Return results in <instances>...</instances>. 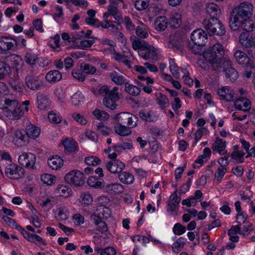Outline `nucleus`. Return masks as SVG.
Masks as SVG:
<instances>
[{"label":"nucleus","instance_id":"nucleus-10","mask_svg":"<svg viewBox=\"0 0 255 255\" xmlns=\"http://www.w3.org/2000/svg\"><path fill=\"white\" fill-rule=\"evenodd\" d=\"M65 181L70 185L76 186H82L85 183V177L84 173L78 170H73L65 176Z\"/></svg>","mask_w":255,"mask_h":255},{"label":"nucleus","instance_id":"nucleus-47","mask_svg":"<svg viewBox=\"0 0 255 255\" xmlns=\"http://www.w3.org/2000/svg\"><path fill=\"white\" fill-rule=\"evenodd\" d=\"M93 114L99 120L106 121L109 118V115L106 112L101 110L96 109L93 111Z\"/></svg>","mask_w":255,"mask_h":255},{"label":"nucleus","instance_id":"nucleus-62","mask_svg":"<svg viewBox=\"0 0 255 255\" xmlns=\"http://www.w3.org/2000/svg\"><path fill=\"white\" fill-rule=\"evenodd\" d=\"M30 242L34 243V244H38L39 246L43 245V246H46V243L45 241L42 238L40 237L39 236L36 235V234H33L32 238H31V241Z\"/></svg>","mask_w":255,"mask_h":255},{"label":"nucleus","instance_id":"nucleus-23","mask_svg":"<svg viewBox=\"0 0 255 255\" xmlns=\"http://www.w3.org/2000/svg\"><path fill=\"white\" fill-rule=\"evenodd\" d=\"M234 105L237 109L247 112L251 109V103L249 99L242 97L235 101Z\"/></svg>","mask_w":255,"mask_h":255},{"label":"nucleus","instance_id":"nucleus-33","mask_svg":"<svg viewBox=\"0 0 255 255\" xmlns=\"http://www.w3.org/2000/svg\"><path fill=\"white\" fill-rule=\"evenodd\" d=\"M244 20H241V25L239 26L238 29L237 30H244L245 32H252L255 27V24L253 22L247 18H244Z\"/></svg>","mask_w":255,"mask_h":255},{"label":"nucleus","instance_id":"nucleus-3","mask_svg":"<svg viewBox=\"0 0 255 255\" xmlns=\"http://www.w3.org/2000/svg\"><path fill=\"white\" fill-rule=\"evenodd\" d=\"M252 4L249 2H243L233 10V14L230 19V27L233 31H237L241 25L240 18L250 17L253 14Z\"/></svg>","mask_w":255,"mask_h":255},{"label":"nucleus","instance_id":"nucleus-12","mask_svg":"<svg viewBox=\"0 0 255 255\" xmlns=\"http://www.w3.org/2000/svg\"><path fill=\"white\" fill-rule=\"evenodd\" d=\"M118 87H114L111 91L110 94L105 97L103 99L104 105L112 110L117 108L116 102L119 101L120 96L118 92Z\"/></svg>","mask_w":255,"mask_h":255},{"label":"nucleus","instance_id":"nucleus-40","mask_svg":"<svg viewBox=\"0 0 255 255\" xmlns=\"http://www.w3.org/2000/svg\"><path fill=\"white\" fill-rule=\"evenodd\" d=\"M125 91L130 95L137 96L140 93V90L137 87L130 84L128 81L125 85Z\"/></svg>","mask_w":255,"mask_h":255},{"label":"nucleus","instance_id":"nucleus-31","mask_svg":"<svg viewBox=\"0 0 255 255\" xmlns=\"http://www.w3.org/2000/svg\"><path fill=\"white\" fill-rule=\"evenodd\" d=\"M234 150L231 154V157L236 163H243L244 161L245 152L243 150H239L237 146H234Z\"/></svg>","mask_w":255,"mask_h":255},{"label":"nucleus","instance_id":"nucleus-27","mask_svg":"<svg viewBox=\"0 0 255 255\" xmlns=\"http://www.w3.org/2000/svg\"><path fill=\"white\" fill-rule=\"evenodd\" d=\"M179 33H173L169 36L168 42L169 47L179 49L181 45V40L179 38Z\"/></svg>","mask_w":255,"mask_h":255},{"label":"nucleus","instance_id":"nucleus-49","mask_svg":"<svg viewBox=\"0 0 255 255\" xmlns=\"http://www.w3.org/2000/svg\"><path fill=\"white\" fill-rule=\"evenodd\" d=\"M76 142L73 140L65 139L62 142L65 149L69 152H73L76 150Z\"/></svg>","mask_w":255,"mask_h":255},{"label":"nucleus","instance_id":"nucleus-21","mask_svg":"<svg viewBox=\"0 0 255 255\" xmlns=\"http://www.w3.org/2000/svg\"><path fill=\"white\" fill-rule=\"evenodd\" d=\"M190 38L193 42L197 46H204L207 41V33H191Z\"/></svg>","mask_w":255,"mask_h":255},{"label":"nucleus","instance_id":"nucleus-7","mask_svg":"<svg viewBox=\"0 0 255 255\" xmlns=\"http://www.w3.org/2000/svg\"><path fill=\"white\" fill-rule=\"evenodd\" d=\"M3 167L5 175L9 179L18 180L24 175V168L13 162L9 161V163Z\"/></svg>","mask_w":255,"mask_h":255},{"label":"nucleus","instance_id":"nucleus-24","mask_svg":"<svg viewBox=\"0 0 255 255\" xmlns=\"http://www.w3.org/2000/svg\"><path fill=\"white\" fill-rule=\"evenodd\" d=\"M47 163L51 169L57 170L63 166V160L60 156L55 155L49 157L47 160Z\"/></svg>","mask_w":255,"mask_h":255},{"label":"nucleus","instance_id":"nucleus-2","mask_svg":"<svg viewBox=\"0 0 255 255\" xmlns=\"http://www.w3.org/2000/svg\"><path fill=\"white\" fill-rule=\"evenodd\" d=\"M29 101H24L22 103V106H24L23 108L17 101L6 99L4 100V106L3 108V112L10 120H18L24 115V112L29 111Z\"/></svg>","mask_w":255,"mask_h":255},{"label":"nucleus","instance_id":"nucleus-50","mask_svg":"<svg viewBox=\"0 0 255 255\" xmlns=\"http://www.w3.org/2000/svg\"><path fill=\"white\" fill-rule=\"evenodd\" d=\"M41 180L45 184L51 185L55 181V177L49 174H43L41 176Z\"/></svg>","mask_w":255,"mask_h":255},{"label":"nucleus","instance_id":"nucleus-13","mask_svg":"<svg viewBox=\"0 0 255 255\" xmlns=\"http://www.w3.org/2000/svg\"><path fill=\"white\" fill-rule=\"evenodd\" d=\"M219 67H223L226 77L231 82L236 81L239 77L238 72L231 66V62L230 60L226 59L223 61V63Z\"/></svg>","mask_w":255,"mask_h":255},{"label":"nucleus","instance_id":"nucleus-35","mask_svg":"<svg viewBox=\"0 0 255 255\" xmlns=\"http://www.w3.org/2000/svg\"><path fill=\"white\" fill-rule=\"evenodd\" d=\"M26 84L29 89L35 90L39 89L42 84L37 77H29L26 79Z\"/></svg>","mask_w":255,"mask_h":255},{"label":"nucleus","instance_id":"nucleus-30","mask_svg":"<svg viewBox=\"0 0 255 255\" xmlns=\"http://www.w3.org/2000/svg\"><path fill=\"white\" fill-rule=\"evenodd\" d=\"M37 103L38 109L43 110L49 106L50 101L46 96L39 93L37 96Z\"/></svg>","mask_w":255,"mask_h":255},{"label":"nucleus","instance_id":"nucleus-22","mask_svg":"<svg viewBox=\"0 0 255 255\" xmlns=\"http://www.w3.org/2000/svg\"><path fill=\"white\" fill-rule=\"evenodd\" d=\"M27 140L26 136L20 129H16L12 135V142L17 146H21Z\"/></svg>","mask_w":255,"mask_h":255},{"label":"nucleus","instance_id":"nucleus-53","mask_svg":"<svg viewBox=\"0 0 255 255\" xmlns=\"http://www.w3.org/2000/svg\"><path fill=\"white\" fill-rule=\"evenodd\" d=\"M157 101L161 108H165L166 105L169 104V103L167 96L161 93H159L157 96Z\"/></svg>","mask_w":255,"mask_h":255},{"label":"nucleus","instance_id":"nucleus-39","mask_svg":"<svg viewBox=\"0 0 255 255\" xmlns=\"http://www.w3.org/2000/svg\"><path fill=\"white\" fill-rule=\"evenodd\" d=\"M84 97L80 91H77L71 98V102L73 105L78 106L84 101Z\"/></svg>","mask_w":255,"mask_h":255},{"label":"nucleus","instance_id":"nucleus-20","mask_svg":"<svg viewBox=\"0 0 255 255\" xmlns=\"http://www.w3.org/2000/svg\"><path fill=\"white\" fill-rule=\"evenodd\" d=\"M17 45V41L13 39L7 37L0 38V49L2 51L12 49Z\"/></svg>","mask_w":255,"mask_h":255},{"label":"nucleus","instance_id":"nucleus-18","mask_svg":"<svg viewBox=\"0 0 255 255\" xmlns=\"http://www.w3.org/2000/svg\"><path fill=\"white\" fill-rule=\"evenodd\" d=\"M217 94L220 98L226 101H232L235 99V93L233 90L228 86H223L219 89Z\"/></svg>","mask_w":255,"mask_h":255},{"label":"nucleus","instance_id":"nucleus-58","mask_svg":"<svg viewBox=\"0 0 255 255\" xmlns=\"http://www.w3.org/2000/svg\"><path fill=\"white\" fill-rule=\"evenodd\" d=\"M7 61H10L12 63L13 67H16L19 65V63L21 61V58L18 55L15 54H11L6 57Z\"/></svg>","mask_w":255,"mask_h":255},{"label":"nucleus","instance_id":"nucleus-32","mask_svg":"<svg viewBox=\"0 0 255 255\" xmlns=\"http://www.w3.org/2000/svg\"><path fill=\"white\" fill-rule=\"evenodd\" d=\"M130 128L125 125L117 124L114 127V130L115 132L120 135L128 136L131 133Z\"/></svg>","mask_w":255,"mask_h":255},{"label":"nucleus","instance_id":"nucleus-56","mask_svg":"<svg viewBox=\"0 0 255 255\" xmlns=\"http://www.w3.org/2000/svg\"><path fill=\"white\" fill-rule=\"evenodd\" d=\"M97 130L103 135H107L111 132L110 128L104 126L103 123H99L96 125Z\"/></svg>","mask_w":255,"mask_h":255},{"label":"nucleus","instance_id":"nucleus-42","mask_svg":"<svg viewBox=\"0 0 255 255\" xmlns=\"http://www.w3.org/2000/svg\"><path fill=\"white\" fill-rule=\"evenodd\" d=\"M169 64L170 71L173 76L175 78H178L180 77L179 68L175 62V60L171 58H169Z\"/></svg>","mask_w":255,"mask_h":255},{"label":"nucleus","instance_id":"nucleus-11","mask_svg":"<svg viewBox=\"0 0 255 255\" xmlns=\"http://www.w3.org/2000/svg\"><path fill=\"white\" fill-rule=\"evenodd\" d=\"M90 33H84V35H79L77 33V37H75L73 40L75 44L82 49L90 47L95 42V38L91 36Z\"/></svg>","mask_w":255,"mask_h":255},{"label":"nucleus","instance_id":"nucleus-34","mask_svg":"<svg viewBox=\"0 0 255 255\" xmlns=\"http://www.w3.org/2000/svg\"><path fill=\"white\" fill-rule=\"evenodd\" d=\"M106 190L111 194H119L123 192L124 188L119 183H111L106 185Z\"/></svg>","mask_w":255,"mask_h":255},{"label":"nucleus","instance_id":"nucleus-55","mask_svg":"<svg viewBox=\"0 0 255 255\" xmlns=\"http://www.w3.org/2000/svg\"><path fill=\"white\" fill-rule=\"evenodd\" d=\"M149 5L148 0H136L134 3L135 8L138 10H142L147 8Z\"/></svg>","mask_w":255,"mask_h":255},{"label":"nucleus","instance_id":"nucleus-17","mask_svg":"<svg viewBox=\"0 0 255 255\" xmlns=\"http://www.w3.org/2000/svg\"><path fill=\"white\" fill-rule=\"evenodd\" d=\"M55 219L58 221H65L68 218L69 210L67 206L64 205H58L56 208L53 210Z\"/></svg>","mask_w":255,"mask_h":255},{"label":"nucleus","instance_id":"nucleus-1","mask_svg":"<svg viewBox=\"0 0 255 255\" xmlns=\"http://www.w3.org/2000/svg\"><path fill=\"white\" fill-rule=\"evenodd\" d=\"M148 35V33H137V36H131L130 39L132 42V48L138 51V55L143 59L153 63L158 60V49L145 41L140 39L141 38H146Z\"/></svg>","mask_w":255,"mask_h":255},{"label":"nucleus","instance_id":"nucleus-64","mask_svg":"<svg viewBox=\"0 0 255 255\" xmlns=\"http://www.w3.org/2000/svg\"><path fill=\"white\" fill-rule=\"evenodd\" d=\"M72 220L73 223L77 226H80L85 222L84 217L79 213L74 214L73 216Z\"/></svg>","mask_w":255,"mask_h":255},{"label":"nucleus","instance_id":"nucleus-57","mask_svg":"<svg viewBox=\"0 0 255 255\" xmlns=\"http://www.w3.org/2000/svg\"><path fill=\"white\" fill-rule=\"evenodd\" d=\"M85 162L88 165L96 166L99 164L101 162V160L96 156H91L86 157Z\"/></svg>","mask_w":255,"mask_h":255},{"label":"nucleus","instance_id":"nucleus-60","mask_svg":"<svg viewBox=\"0 0 255 255\" xmlns=\"http://www.w3.org/2000/svg\"><path fill=\"white\" fill-rule=\"evenodd\" d=\"M72 117L75 121L81 125H85L87 123V120L83 115L79 113H74L72 114Z\"/></svg>","mask_w":255,"mask_h":255},{"label":"nucleus","instance_id":"nucleus-46","mask_svg":"<svg viewBox=\"0 0 255 255\" xmlns=\"http://www.w3.org/2000/svg\"><path fill=\"white\" fill-rule=\"evenodd\" d=\"M80 67L83 72L87 74H94L96 72V68L88 63H82Z\"/></svg>","mask_w":255,"mask_h":255},{"label":"nucleus","instance_id":"nucleus-25","mask_svg":"<svg viewBox=\"0 0 255 255\" xmlns=\"http://www.w3.org/2000/svg\"><path fill=\"white\" fill-rule=\"evenodd\" d=\"M107 9L109 15L113 16L118 23L123 22V16L118 8V5L111 4L107 7Z\"/></svg>","mask_w":255,"mask_h":255},{"label":"nucleus","instance_id":"nucleus-36","mask_svg":"<svg viewBox=\"0 0 255 255\" xmlns=\"http://www.w3.org/2000/svg\"><path fill=\"white\" fill-rule=\"evenodd\" d=\"M56 193L59 196L67 198L72 194V191L68 186L60 185L57 188Z\"/></svg>","mask_w":255,"mask_h":255},{"label":"nucleus","instance_id":"nucleus-37","mask_svg":"<svg viewBox=\"0 0 255 255\" xmlns=\"http://www.w3.org/2000/svg\"><path fill=\"white\" fill-rule=\"evenodd\" d=\"M118 177L121 182L126 184H131L134 179L131 174L126 172H120Z\"/></svg>","mask_w":255,"mask_h":255},{"label":"nucleus","instance_id":"nucleus-28","mask_svg":"<svg viewBox=\"0 0 255 255\" xmlns=\"http://www.w3.org/2000/svg\"><path fill=\"white\" fill-rule=\"evenodd\" d=\"M40 128L33 125H28L26 128L25 132L27 137L35 139L37 138L40 133Z\"/></svg>","mask_w":255,"mask_h":255},{"label":"nucleus","instance_id":"nucleus-29","mask_svg":"<svg viewBox=\"0 0 255 255\" xmlns=\"http://www.w3.org/2000/svg\"><path fill=\"white\" fill-rule=\"evenodd\" d=\"M109 76L112 81L117 85H125L128 81L125 76L118 72L114 71L109 74Z\"/></svg>","mask_w":255,"mask_h":255},{"label":"nucleus","instance_id":"nucleus-4","mask_svg":"<svg viewBox=\"0 0 255 255\" xmlns=\"http://www.w3.org/2000/svg\"><path fill=\"white\" fill-rule=\"evenodd\" d=\"M206 11L210 16V19L204 23L206 30L210 32H216L218 30L225 31L224 26L216 17L221 13L219 6L214 3H209L206 4Z\"/></svg>","mask_w":255,"mask_h":255},{"label":"nucleus","instance_id":"nucleus-48","mask_svg":"<svg viewBox=\"0 0 255 255\" xmlns=\"http://www.w3.org/2000/svg\"><path fill=\"white\" fill-rule=\"evenodd\" d=\"M0 164L3 166V167L6 166V164H8L9 163V161H12V158L10 155L9 153L5 151H1L0 152Z\"/></svg>","mask_w":255,"mask_h":255},{"label":"nucleus","instance_id":"nucleus-59","mask_svg":"<svg viewBox=\"0 0 255 255\" xmlns=\"http://www.w3.org/2000/svg\"><path fill=\"white\" fill-rule=\"evenodd\" d=\"M227 172V168L220 166L214 174L215 178L219 181H221Z\"/></svg>","mask_w":255,"mask_h":255},{"label":"nucleus","instance_id":"nucleus-8","mask_svg":"<svg viewBox=\"0 0 255 255\" xmlns=\"http://www.w3.org/2000/svg\"><path fill=\"white\" fill-rule=\"evenodd\" d=\"M239 42L244 47L249 48L248 53L252 57H255V36L251 33H241Z\"/></svg>","mask_w":255,"mask_h":255},{"label":"nucleus","instance_id":"nucleus-14","mask_svg":"<svg viewBox=\"0 0 255 255\" xmlns=\"http://www.w3.org/2000/svg\"><path fill=\"white\" fill-rule=\"evenodd\" d=\"M18 160L21 165L32 168L35 163L36 157L31 153H23L19 156Z\"/></svg>","mask_w":255,"mask_h":255},{"label":"nucleus","instance_id":"nucleus-26","mask_svg":"<svg viewBox=\"0 0 255 255\" xmlns=\"http://www.w3.org/2000/svg\"><path fill=\"white\" fill-rule=\"evenodd\" d=\"M62 77L61 73L56 70H51L45 75L46 81L51 84L59 81Z\"/></svg>","mask_w":255,"mask_h":255},{"label":"nucleus","instance_id":"nucleus-9","mask_svg":"<svg viewBox=\"0 0 255 255\" xmlns=\"http://www.w3.org/2000/svg\"><path fill=\"white\" fill-rule=\"evenodd\" d=\"M117 124L125 125L129 128H134L137 126V118L133 115L128 113L123 112L119 113L114 117Z\"/></svg>","mask_w":255,"mask_h":255},{"label":"nucleus","instance_id":"nucleus-52","mask_svg":"<svg viewBox=\"0 0 255 255\" xmlns=\"http://www.w3.org/2000/svg\"><path fill=\"white\" fill-rule=\"evenodd\" d=\"M80 202L85 205H90L93 201L92 195L87 192H83L81 194L80 198Z\"/></svg>","mask_w":255,"mask_h":255},{"label":"nucleus","instance_id":"nucleus-5","mask_svg":"<svg viewBox=\"0 0 255 255\" xmlns=\"http://www.w3.org/2000/svg\"><path fill=\"white\" fill-rule=\"evenodd\" d=\"M111 215L112 212L109 208L100 205L97 206L96 212L91 215L90 221L99 232H105L107 230L108 228L104 220L109 219Z\"/></svg>","mask_w":255,"mask_h":255},{"label":"nucleus","instance_id":"nucleus-19","mask_svg":"<svg viewBox=\"0 0 255 255\" xmlns=\"http://www.w3.org/2000/svg\"><path fill=\"white\" fill-rule=\"evenodd\" d=\"M234 57L239 64H246L247 68L253 69L255 68V66L250 63L249 58L245 52L238 50L234 53Z\"/></svg>","mask_w":255,"mask_h":255},{"label":"nucleus","instance_id":"nucleus-63","mask_svg":"<svg viewBox=\"0 0 255 255\" xmlns=\"http://www.w3.org/2000/svg\"><path fill=\"white\" fill-rule=\"evenodd\" d=\"M140 117L143 120L147 122H152L153 121L151 113L146 110H141L139 112Z\"/></svg>","mask_w":255,"mask_h":255},{"label":"nucleus","instance_id":"nucleus-45","mask_svg":"<svg viewBox=\"0 0 255 255\" xmlns=\"http://www.w3.org/2000/svg\"><path fill=\"white\" fill-rule=\"evenodd\" d=\"M185 244V239L182 237L178 239L176 242L172 245L173 251L176 253H179L183 248Z\"/></svg>","mask_w":255,"mask_h":255},{"label":"nucleus","instance_id":"nucleus-38","mask_svg":"<svg viewBox=\"0 0 255 255\" xmlns=\"http://www.w3.org/2000/svg\"><path fill=\"white\" fill-rule=\"evenodd\" d=\"M155 26L157 30L163 31L167 27V19L165 16L158 17L154 21Z\"/></svg>","mask_w":255,"mask_h":255},{"label":"nucleus","instance_id":"nucleus-61","mask_svg":"<svg viewBox=\"0 0 255 255\" xmlns=\"http://www.w3.org/2000/svg\"><path fill=\"white\" fill-rule=\"evenodd\" d=\"M173 232L175 235H181L186 232V228L180 223H176L173 228Z\"/></svg>","mask_w":255,"mask_h":255},{"label":"nucleus","instance_id":"nucleus-41","mask_svg":"<svg viewBox=\"0 0 255 255\" xmlns=\"http://www.w3.org/2000/svg\"><path fill=\"white\" fill-rule=\"evenodd\" d=\"M95 250L100 255H116L117 252L115 248L108 247L105 248H96Z\"/></svg>","mask_w":255,"mask_h":255},{"label":"nucleus","instance_id":"nucleus-51","mask_svg":"<svg viewBox=\"0 0 255 255\" xmlns=\"http://www.w3.org/2000/svg\"><path fill=\"white\" fill-rule=\"evenodd\" d=\"M48 119L50 122L55 124L60 123L62 120V117L60 114L53 111H51L49 113Z\"/></svg>","mask_w":255,"mask_h":255},{"label":"nucleus","instance_id":"nucleus-16","mask_svg":"<svg viewBox=\"0 0 255 255\" xmlns=\"http://www.w3.org/2000/svg\"><path fill=\"white\" fill-rule=\"evenodd\" d=\"M227 144L226 141L217 137L212 143L211 148L213 151L218 153L220 155H225L227 154Z\"/></svg>","mask_w":255,"mask_h":255},{"label":"nucleus","instance_id":"nucleus-44","mask_svg":"<svg viewBox=\"0 0 255 255\" xmlns=\"http://www.w3.org/2000/svg\"><path fill=\"white\" fill-rule=\"evenodd\" d=\"M169 24L173 28L179 27L181 23V16L178 13H175L170 18L169 20Z\"/></svg>","mask_w":255,"mask_h":255},{"label":"nucleus","instance_id":"nucleus-43","mask_svg":"<svg viewBox=\"0 0 255 255\" xmlns=\"http://www.w3.org/2000/svg\"><path fill=\"white\" fill-rule=\"evenodd\" d=\"M87 183L90 187L95 188H101L104 185L101 179H99L94 176L90 177L87 180Z\"/></svg>","mask_w":255,"mask_h":255},{"label":"nucleus","instance_id":"nucleus-6","mask_svg":"<svg viewBox=\"0 0 255 255\" xmlns=\"http://www.w3.org/2000/svg\"><path fill=\"white\" fill-rule=\"evenodd\" d=\"M223 53V46L217 43L205 50L203 56L207 61L213 65H216L219 68L218 66L222 64L223 61L226 60L222 58Z\"/></svg>","mask_w":255,"mask_h":255},{"label":"nucleus","instance_id":"nucleus-54","mask_svg":"<svg viewBox=\"0 0 255 255\" xmlns=\"http://www.w3.org/2000/svg\"><path fill=\"white\" fill-rule=\"evenodd\" d=\"M37 56L33 53L27 52L24 55V60L27 64L33 65L36 63Z\"/></svg>","mask_w":255,"mask_h":255},{"label":"nucleus","instance_id":"nucleus-15","mask_svg":"<svg viewBox=\"0 0 255 255\" xmlns=\"http://www.w3.org/2000/svg\"><path fill=\"white\" fill-rule=\"evenodd\" d=\"M106 169L112 173H119L125 168V164L119 160H111L106 163Z\"/></svg>","mask_w":255,"mask_h":255}]
</instances>
